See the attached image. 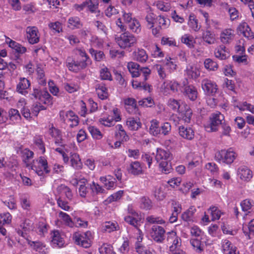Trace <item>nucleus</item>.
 <instances>
[{
	"instance_id": "obj_1",
	"label": "nucleus",
	"mask_w": 254,
	"mask_h": 254,
	"mask_svg": "<svg viewBox=\"0 0 254 254\" xmlns=\"http://www.w3.org/2000/svg\"><path fill=\"white\" fill-rule=\"evenodd\" d=\"M155 159L159 163V168L162 173L168 174L171 172L172 168L169 163L172 159V155L169 151L158 148Z\"/></svg>"
},
{
	"instance_id": "obj_2",
	"label": "nucleus",
	"mask_w": 254,
	"mask_h": 254,
	"mask_svg": "<svg viewBox=\"0 0 254 254\" xmlns=\"http://www.w3.org/2000/svg\"><path fill=\"white\" fill-rule=\"evenodd\" d=\"M237 157V154L231 148L217 151L215 155L216 161L220 163L231 164Z\"/></svg>"
},
{
	"instance_id": "obj_3",
	"label": "nucleus",
	"mask_w": 254,
	"mask_h": 254,
	"mask_svg": "<svg viewBox=\"0 0 254 254\" xmlns=\"http://www.w3.org/2000/svg\"><path fill=\"white\" fill-rule=\"evenodd\" d=\"M224 120V116L220 112L212 113L209 117L208 123L204 126L205 130L209 132L217 131Z\"/></svg>"
},
{
	"instance_id": "obj_4",
	"label": "nucleus",
	"mask_w": 254,
	"mask_h": 254,
	"mask_svg": "<svg viewBox=\"0 0 254 254\" xmlns=\"http://www.w3.org/2000/svg\"><path fill=\"white\" fill-rule=\"evenodd\" d=\"M116 41L121 48L127 49L136 44L137 39L133 35L126 32L117 36Z\"/></svg>"
},
{
	"instance_id": "obj_5",
	"label": "nucleus",
	"mask_w": 254,
	"mask_h": 254,
	"mask_svg": "<svg viewBox=\"0 0 254 254\" xmlns=\"http://www.w3.org/2000/svg\"><path fill=\"white\" fill-rule=\"evenodd\" d=\"M31 168L35 170L39 176L43 175L44 173L49 174L50 172L47 158L45 156H40L37 160H33Z\"/></svg>"
},
{
	"instance_id": "obj_6",
	"label": "nucleus",
	"mask_w": 254,
	"mask_h": 254,
	"mask_svg": "<svg viewBox=\"0 0 254 254\" xmlns=\"http://www.w3.org/2000/svg\"><path fill=\"white\" fill-rule=\"evenodd\" d=\"M167 241L169 245V253L183 251L181 239L175 232L172 231L167 234Z\"/></svg>"
},
{
	"instance_id": "obj_7",
	"label": "nucleus",
	"mask_w": 254,
	"mask_h": 254,
	"mask_svg": "<svg viewBox=\"0 0 254 254\" xmlns=\"http://www.w3.org/2000/svg\"><path fill=\"white\" fill-rule=\"evenodd\" d=\"M92 238V235L90 231L82 233H75L73 236V239L75 243L85 248L90 246Z\"/></svg>"
},
{
	"instance_id": "obj_8",
	"label": "nucleus",
	"mask_w": 254,
	"mask_h": 254,
	"mask_svg": "<svg viewBox=\"0 0 254 254\" xmlns=\"http://www.w3.org/2000/svg\"><path fill=\"white\" fill-rule=\"evenodd\" d=\"M51 244L54 248H61L65 246L64 235L59 230L51 232Z\"/></svg>"
},
{
	"instance_id": "obj_9",
	"label": "nucleus",
	"mask_w": 254,
	"mask_h": 254,
	"mask_svg": "<svg viewBox=\"0 0 254 254\" xmlns=\"http://www.w3.org/2000/svg\"><path fill=\"white\" fill-rule=\"evenodd\" d=\"M127 211L128 215L124 217L125 221L129 224L137 228L139 222L141 220V216L133 209L132 205H128Z\"/></svg>"
},
{
	"instance_id": "obj_10",
	"label": "nucleus",
	"mask_w": 254,
	"mask_h": 254,
	"mask_svg": "<svg viewBox=\"0 0 254 254\" xmlns=\"http://www.w3.org/2000/svg\"><path fill=\"white\" fill-rule=\"evenodd\" d=\"M165 230L161 226L153 225L150 231L151 238L156 242L162 243L165 240Z\"/></svg>"
},
{
	"instance_id": "obj_11",
	"label": "nucleus",
	"mask_w": 254,
	"mask_h": 254,
	"mask_svg": "<svg viewBox=\"0 0 254 254\" xmlns=\"http://www.w3.org/2000/svg\"><path fill=\"white\" fill-rule=\"evenodd\" d=\"M182 86L176 80H167L165 81L161 86L162 91L167 93L169 90L176 93L181 90Z\"/></svg>"
},
{
	"instance_id": "obj_12",
	"label": "nucleus",
	"mask_w": 254,
	"mask_h": 254,
	"mask_svg": "<svg viewBox=\"0 0 254 254\" xmlns=\"http://www.w3.org/2000/svg\"><path fill=\"white\" fill-rule=\"evenodd\" d=\"M66 65L68 69L75 72L85 68L87 66L86 64L80 61H75L72 57H67L66 61Z\"/></svg>"
},
{
	"instance_id": "obj_13",
	"label": "nucleus",
	"mask_w": 254,
	"mask_h": 254,
	"mask_svg": "<svg viewBox=\"0 0 254 254\" xmlns=\"http://www.w3.org/2000/svg\"><path fill=\"white\" fill-rule=\"evenodd\" d=\"M235 36V31L233 29L226 28L220 32L219 39L223 44L227 45L232 42Z\"/></svg>"
},
{
	"instance_id": "obj_14",
	"label": "nucleus",
	"mask_w": 254,
	"mask_h": 254,
	"mask_svg": "<svg viewBox=\"0 0 254 254\" xmlns=\"http://www.w3.org/2000/svg\"><path fill=\"white\" fill-rule=\"evenodd\" d=\"M26 32L28 42L31 44L37 43L39 41L40 34L38 28L35 26H29L26 28Z\"/></svg>"
},
{
	"instance_id": "obj_15",
	"label": "nucleus",
	"mask_w": 254,
	"mask_h": 254,
	"mask_svg": "<svg viewBox=\"0 0 254 254\" xmlns=\"http://www.w3.org/2000/svg\"><path fill=\"white\" fill-rule=\"evenodd\" d=\"M221 245L223 254H240L237 248L228 240H222Z\"/></svg>"
},
{
	"instance_id": "obj_16",
	"label": "nucleus",
	"mask_w": 254,
	"mask_h": 254,
	"mask_svg": "<svg viewBox=\"0 0 254 254\" xmlns=\"http://www.w3.org/2000/svg\"><path fill=\"white\" fill-rule=\"evenodd\" d=\"M60 116L61 118L65 120L64 116H65L66 119L68 122L71 123L69 126L71 127H73L77 126L79 124V119L78 116L72 111H68L66 113L64 111H62L60 112Z\"/></svg>"
},
{
	"instance_id": "obj_17",
	"label": "nucleus",
	"mask_w": 254,
	"mask_h": 254,
	"mask_svg": "<svg viewBox=\"0 0 254 254\" xmlns=\"http://www.w3.org/2000/svg\"><path fill=\"white\" fill-rule=\"evenodd\" d=\"M201 86L204 91L208 95H213L217 90L216 83L208 79H204L202 81Z\"/></svg>"
},
{
	"instance_id": "obj_18",
	"label": "nucleus",
	"mask_w": 254,
	"mask_h": 254,
	"mask_svg": "<svg viewBox=\"0 0 254 254\" xmlns=\"http://www.w3.org/2000/svg\"><path fill=\"white\" fill-rule=\"evenodd\" d=\"M238 177L242 181L248 182L253 177L252 171L246 166H241L237 171Z\"/></svg>"
},
{
	"instance_id": "obj_19",
	"label": "nucleus",
	"mask_w": 254,
	"mask_h": 254,
	"mask_svg": "<svg viewBox=\"0 0 254 254\" xmlns=\"http://www.w3.org/2000/svg\"><path fill=\"white\" fill-rule=\"evenodd\" d=\"M183 107L178 113L179 118L184 123H190L191 119L192 112L187 104H184Z\"/></svg>"
},
{
	"instance_id": "obj_20",
	"label": "nucleus",
	"mask_w": 254,
	"mask_h": 254,
	"mask_svg": "<svg viewBox=\"0 0 254 254\" xmlns=\"http://www.w3.org/2000/svg\"><path fill=\"white\" fill-rule=\"evenodd\" d=\"M214 54L216 58L221 60H225L230 56L228 49L224 45H220L217 47Z\"/></svg>"
},
{
	"instance_id": "obj_21",
	"label": "nucleus",
	"mask_w": 254,
	"mask_h": 254,
	"mask_svg": "<svg viewBox=\"0 0 254 254\" xmlns=\"http://www.w3.org/2000/svg\"><path fill=\"white\" fill-rule=\"evenodd\" d=\"M31 95L36 99H38L45 104L49 101L51 96L46 90H41L38 88H34Z\"/></svg>"
},
{
	"instance_id": "obj_22",
	"label": "nucleus",
	"mask_w": 254,
	"mask_h": 254,
	"mask_svg": "<svg viewBox=\"0 0 254 254\" xmlns=\"http://www.w3.org/2000/svg\"><path fill=\"white\" fill-rule=\"evenodd\" d=\"M28 245L34 250L38 252L40 254H47L48 253V249L46 248V245L39 241H31L27 240Z\"/></svg>"
},
{
	"instance_id": "obj_23",
	"label": "nucleus",
	"mask_w": 254,
	"mask_h": 254,
	"mask_svg": "<svg viewBox=\"0 0 254 254\" xmlns=\"http://www.w3.org/2000/svg\"><path fill=\"white\" fill-rule=\"evenodd\" d=\"M179 135L183 138L190 140L194 136V132L190 127L181 126L179 127Z\"/></svg>"
},
{
	"instance_id": "obj_24",
	"label": "nucleus",
	"mask_w": 254,
	"mask_h": 254,
	"mask_svg": "<svg viewBox=\"0 0 254 254\" xmlns=\"http://www.w3.org/2000/svg\"><path fill=\"white\" fill-rule=\"evenodd\" d=\"M132 58L134 61L140 63H145L148 59V55L143 49L138 48L132 53Z\"/></svg>"
},
{
	"instance_id": "obj_25",
	"label": "nucleus",
	"mask_w": 254,
	"mask_h": 254,
	"mask_svg": "<svg viewBox=\"0 0 254 254\" xmlns=\"http://www.w3.org/2000/svg\"><path fill=\"white\" fill-rule=\"evenodd\" d=\"M30 82L25 77H20L19 82L16 86V90L22 94H25L28 92L26 91L30 86Z\"/></svg>"
},
{
	"instance_id": "obj_26",
	"label": "nucleus",
	"mask_w": 254,
	"mask_h": 254,
	"mask_svg": "<svg viewBox=\"0 0 254 254\" xmlns=\"http://www.w3.org/2000/svg\"><path fill=\"white\" fill-rule=\"evenodd\" d=\"M196 209L194 206H191L188 210L182 214V219L188 223H192L194 221V215Z\"/></svg>"
},
{
	"instance_id": "obj_27",
	"label": "nucleus",
	"mask_w": 254,
	"mask_h": 254,
	"mask_svg": "<svg viewBox=\"0 0 254 254\" xmlns=\"http://www.w3.org/2000/svg\"><path fill=\"white\" fill-rule=\"evenodd\" d=\"M100 181L104 184V186L107 190H111L116 187V179L111 176L101 177Z\"/></svg>"
},
{
	"instance_id": "obj_28",
	"label": "nucleus",
	"mask_w": 254,
	"mask_h": 254,
	"mask_svg": "<svg viewBox=\"0 0 254 254\" xmlns=\"http://www.w3.org/2000/svg\"><path fill=\"white\" fill-rule=\"evenodd\" d=\"M184 95L191 101H194L197 97L198 93L195 87L192 85L185 86L183 92Z\"/></svg>"
},
{
	"instance_id": "obj_29",
	"label": "nucleus",
	"mask_w": 254,
	"mask_h": 254,
	"mask_svg": "<svg viewBox=\"0 0 254 254\" xmlns=\"http://www.w3.org/2000/svg\"><path fill=\"white\" fill-rule=\"evenodd\" d=\"M185 72L186 75L189 78L196 79L200 75L199 70L194 65H188Z\"/></svg>"
},
{
	"instance_id": "obj_30",
	"label": "nucleus",
	"mask_w": 254,
	"mask_h": 254,
	"mask_svg": "<svg viewBox=\"0 0 254 254\" xmlns=\"http://www.w3.org/2000/svg\"><path fill=\"white\" fill-rule=\"evenodd\" d=\"M126 125L130 130H137L139 129L142 126L140 120L137 118L130 117L127 119Z\"/></svg>"
},
{
	"instance_id": "obj_31",
	"label": "nucleus",
	"mask_w": 254,
	"mask_h": 254,
	"mask_svg": "<svg viewBox=\"0 0 254 254\" xmlns=\"http://www.w3.org/2000/svg\"><path fill=\"white\" fill-rule=\"evenodd\" d=\"M67 26L72 30L79 29L82 26V23L78 16H72L68 19Z\"/></svg>"
},
{
	"instance_id": "obj_32",
	"label": "nucleus",
	"mask_w": 254,
	"mask_h": 254,
	"mask_svg": "<svg viewBox=\"0 0 254 254\" xmlns=\"http://www.w3.org/2000/svg\"><path fill=\"white\" fill-rule=\"evenodd\" d=\"M203 41L209 45L214 44L216 42L215 34L209 30L204 31L202 34Z\"/></svg>"
},
{
	"instance_id": "obj_33",
	"label": "nucleus",
	"mask_w": 254,
	"mask_h": 254,
	"mask_svg": "<svg viewBox=\"0 0 254 254\" xmlns=\"http://www.w3.org/2000/svg\"><path fill=\"white\" fill-rule=\"evenodd\" d=\"M95 89L98 96L100 99L104 100L108 98L109 96L108 89L104 84L99 83L96 84Z\"/></svg>"
},
{
	"instance_id": "obj_34",
	"label": "nucleus",
	"mask_w": 254,
	"mask_h": 254,
	"mask_svg": "<svg viewBox=\"0 0 254 254\" xmlns=\"http://www.w3.org/2000/svg\"><path fill=\"white\" fill-rule=\"evenodd\" d=\"M239 28L245 37L249 39H253L254 38V34L246 22H242L241 23Z\"/></svg>"
},
{
	"instance_id": "obj_35",
	"label": "nucleus",
	"mask_w": 254,
	"mask_h": 254,
	"mask_svg": "<svg viewBox=\"0 0 254 254\" xmlns=\"http://www.w3.org/2000/svg\"><path fill=\"white\" fill-rule=\"evenodd\" d=\"M184 104L181 100L170 98L168 102V106L174 111L179 113L184 107Z\"/></svg>"
},
{
	"instance_id": "obj_36",
	"label": "nucleus",
	"mask_w": 254,
	"mask_h": 254,
	"mask_svg": "<svg viewBox=\"0 0 254 254\" xmlns=\"http://www.w3.org/2000/svg\"><path fill=\"white\" fill-rule=\"evenodd\" d=\"M128 172L133 175H138L143 173L142 166L138 161H134L130 163Z\"/></svg>"
},
{
	"instance_id": "obj_37",
	"label": "nucleus",
	"mask_w": 254,
	"mask_h": 254,
	"mask_svg": "<svg viewBox=\"0 0 254 254\" xmlns=\"http://www.w3.org/2000/svg\"><path fill=\"white\" fill-rule=\"evenodd\" d=\"M70 161L71 166L76 170L81 169L82 167V163L78 154L73 153L70 157Z\"/></svg>"
},
{
	"instance_id": "obj_38",
	"label": "nucleus",
	"mask_w": 254,
	"mask_h": 254,
	"mask_svg": "<svg viewBox=\"0 0 254 254\" xmlns=\"http://www.w3.org/2000/svg\"><path fill=\"white\" fill-rule=\"evenodd\" d=\"M119 228L118 223L115 221H107L102 225L103 231L111 233L117 230Z\"/></svg>"
},
{
	"instance_id": "obj_39",
	"label": "nucleus",
	"mask_w": 254,
	"mask_h": 254,
	"mask_svg": "<svg viewBox=\"0 0 254 254\" xmlns=\"http://www.w3.org/2000/svg\"><path fill=\"white\" fill-rule=\"evenodd\" d=\"M79 187L78 189V192L79 195L82 197H85L87 196L88 193V189L85 185L87 183V180L85 178L81 179L79 180Z\"/></svg>"
},
{
	"instance_id": "obj_40",
	"label": "nucleus",
	"mask_w": 254,
	"mask_h": 254,
	"mask_svg": "<svg viewBox=\"0 0 254 254\" xmlns=\"http://www.w3.org/2000/svg\"><path fill=\"white\" fill-rule=\"evenodd\" d=\"M36 72L37 77L39 79V83L41 85H45L46 84V80L45 77V72L44 70V66L39 64L37 65Z\"/></svg>"
},
{
	"instance_id": "obj_41",
	"label": "nucleus",
	"mask_w": 254,
	"mask_h": 254,
	"mask_svg": "<svg viewBox=\"0 0 254 254\" xmlns=\"http://www.w3.org/2000/svg\"><path fill=\"white\" fill-rule=\"evenodd\" d=\"M127 68L132 77L139 76V65L136 63L130 62L127 64Z\"/></svg>"
},
{
	"instance_id": "obj_42",
	"label": "nucleus",
	"mask_w": 254,
	"mask_h": 254,
	"mask_svg": "<svg viewBox=\"0 0 254 254\" xmlns=\"http://www.w3.org/2000/svg\"><path fill=\"white\" fill-rule=\"evenodd\" d=\"M99 123L105 127H111L115 125L116 121L113 117L108 115L101 117L99 119Z\"/></svg>"
},
{
	"instance_id": "obj_43",
	"label": "nucleus",
	"mask_w": 254,
	"mask_h": 254,
	"mask_svg": "<svg viewBox=\"0 0 254 254\" xmlns=\"http://www.w3.org/2000/svg\"><path fill=\"white\" fill-rule=\"evenodd\" d=\"M75 52L77 55H79L82 58V60L79 61L80 62H83L86 64V66L91 64V60L84 49L81 48H76L75 49Z\"/></svg>"
},
{
	"instance_id": "obj_44",
	"label": "nucleus",
	"mask_w": 254,
	"mask_h": 254,
	"mask_svg": "<svg viewBox=\"0 0 254 254\" xmlns=\"http://www.w3.org/2000/svg\"><path fill=\"white\" fill-rule=\"evenodd\" d=\"M149 132L154 136H156L160 133L161 129L159 127V122L157 120H152L150 122Z\"/></svg>"
},
{
	"instance_id": "obj_45",
	"label": "nucleus",
	"mask_w": 254,
	"mask_h": 254,
	"mask_svg": "<svg viewBox=\"0 0 254 254\" xmlns=\"http://www.w3.org/2000/svg\"><path fill=\"white\" fill-rule=\"evenodd\" d=\"M181 42L190 48H193L195 43V40L193 37L188 34H185L182 36Z\"/></svg>"
},
{
	"instance_id": "obj_46",
	"label": "nucleus",
	"mask_w": 254,
	"mask_h": 254,
	"mask_svg": "<svg viewBox=\"0 0 254 254\" xmlns=\"http://www.w3.org/2000/svg\"><path fill=\"white\" fill-rule=\"evenodd\" d=\"M34 153L29 149L25 148L21 151V156L23 162L26 164V167H31V164L28 163L29 160L33 158Z\"/></svg>"
},
{
	"instance_id": "obj_47",
	"label": "nucleus",
	"mask_w": 254,
	"mask_h": 254,
	"mask_svg": "<svg viewBox=\"0 0 254 254\" xmlns=\"http://www.w3.org/2000/svg\"><path fill=\"white\" fill-rule=\"evenodd\" d=\"M8 117L9 120L13 123H18L21 118L19 111L14 109H10L8 111Z\"/></svg>"
},
{
	"instance_id": "obj_48",
	"label": "nucleus",
	"mask_w": 254,
	"mask_h": 254,
	"mask_svg": "<svg viewBox=\"0 0 254 254\" xmlns=\"http://www.w3.org/2000/svg\"><path fill=\"white\" fill-rule=\"evenodd\" d=\"M90 188L93 195L105 193V190L103 187L94 182L90 184Z\"/></svg>"
},
{
	"instance_id": "obj_49",
	"label": "nucleus",
	"mask_w": 254,
	"mask_h": 254,
	"mask_svg": "<svg viewBox=\"0 0 254 254\" xmlns=\"http://www.w3.org/2000/svg\"><path fill=\"white\" fill-rule=\"evenodd\" d=\"M208 211H210L212 221L219 219L221 215L223 214L221 210L216 206L210 207L208 209Z\"/></svg>"
},
{
	"instance_id": "obj_50",
	"label": "nucleus",
	"mask_w": 254,
	"mask_h": 254,
	"mask_svg": "<svg viewBox=\"0 0 254 254\" xmlns=\"http://www.w3.org/2000/svg\"><path fill=\"white\" fill-rule=\"evenodd\" d=\"M235 107L238 108L240 111H249L253 114H254V106L244 102L242 104H235Z\"/></svg>"
},
{
	"instance_id": "obj_51",
	"label": "nucleus",
	"mask_w": 254,
	"mask_h": 254,
	"mask_svg": "<svg viewBox=\"0 0 254 254\" xmlns=\"http://www.w3.org/2000/svg\"><path fill=\"white\" fill-rule=\"evenodd\" d=\"M100 78L102 80H112L111 74L109 69L105 66L103 65L101 68L100 71Z\"/></svg>"
},
{
	"instance_id": "obj_52",
	"label": "nucleus",
	"mask_w": 254,
	"mask_h": 254,
	"mask_svg": "<svg viewBox=\"0 0 254 254\" xmlns=\"http://www.w3.org/2000/svg\"><path fill=\"white\" fill-rule=\"evenodd\" d=\"M88 130L93 138L100 139L103 137V134L100 130L95 127L90 126L88 127Z\"/></svg>"
},
{
	"instance_id": "obj_53",
	"label": "nucleus",
	"mask_w": 254,
	"mask_h": 254,
	"mask_svg": "<svg viewBox=\"0 0 254 254\" xmlns=\"http://www.w3.org/2000/svg\"><path fill=\"white\" fill-rule=\"evenodd\" d=\"M188 25L194 31H198L200 29V26L198 25L197 20L195 18L193 14H190L189 16Z\"/></svg>"
},
{
	"instance_id": "obj_54",
	"label": "nucleus",
	"mask_w": 254,
	"mask_h": 254,
	"mask_svg": "<svg viewBox=\"0 0 254 254\" xmlns=\"http://www.w3.org/2000/svg\"><path fill=\"white\" fill-rule=\"evenodd\" d=\"M130 30L132 32L138 33L141 31V26L139 21L135 18L128 23Z\"/></svg>"
},
{
	"instance_id": "obj_55",
	"label": "nucleus",
	"mask_w": 254,
	"mask_h": 254,
	"mask_svg": "<svg viewBox=\"0 0 254 254\" xmlns=\"http://www.w3.org/2000/svg\"><path fill=\"white\" fill-rule=\"evenodd\" d=\"M205 67L210 70H216L218 68V64L210 59H206L204 62Z\"/></svg>"
},
{
	"instance_id": "obj_56",
	"label": "nucleus",
	"mask_w": 254,
	"mask_h": 254,
	"mask_svg": "<svg viewBox=\"0 0 254 254\" xmlns=\"http://www.w3.org/2000/svg\"><path fill=\"white\" fill-rule=\"evenodd\" d=\"M124 194L123 190H119L110 196H109L106 199V201L108 203H111L113 201H116L121 199Z\"/></svg>"
},
{
	"instance_id": "obj_57",
	"label": "nucleus",
	"mask_w": 254,
	"mask_h": 254,
	"mask_svg": "<svg viewBox=\"0 0 254 254\" xmlns=\"http://www.w3.org/2000/svg\"><path fill=\"white\" fill-rule=\"evenodd\" d=\"M140 207L144 209H150L152 207V202L148 198L143 197L140 200Z\"/></svg>"
},
{
	"instance_id": "obj_58",
	"label": "nucleus",
	"mask_w": 254,
	"mask_h": 254,
	"mask_svg": "<svg viewBox=\"0 0 254 254\" xmlns=\"http://www.w3.org/2000/svg\"><path fill=\"white\" fill-rule=\"evenodd\" d=\"M85 6L88 10L91 12H94L96 11L98 7V2L97 0H89L85 1Z\"/></svg>"
},
{
	"instance_id": "obj_59",
	"label": "nucleus",
	"mask_w": 254,
	"mask_h": 254,
	"mask_svg": "<svg viewBox=\"0 0 254 254\" xmlns=\"http://www.w3.org/2000/svg\"><path fill=\"white\" fill-rule=\"evenodd\" d=\"M254 204V201L250 199H246L241 202L242 209L244 211H247L250 210Z\"/></svg>"
},
{
	"instance_id": "obj_60",
	"label": "nucleus",
	"mask_w": 254,
	"mask_h": 254,
	"mask_svg": "<svg viewBox=\"0 0 254 254\" xmlns=\"http://www.w3.org/2000/svg\"><path fill=\"white\" fill-rule=\"evenodd\" d=\"M58 206L64 211H69L70 207L68 205V202L64 200L61 196H59L56 198Z\"/></svg>"
},
{
	"instance_id": "obj_61",
	"label": "nucleus",
	"mask_w": 254,
	"mask_h": 254,
	"mask_svg": "<svg viewBox=\"0 0 254 254\" xmlns=\"http://www.w3.org/2000/svg\"><path fill=\"white\" fill-rule=\"evenodd\" d=\"M100 254H116L113 252L112 247L109 244H104L99 248Z\"/></svg>"
},
{
	"instance_id": "obj_62",
	"label": "nucleus",
	"mask_w": 254,
	"mask_h": 254,
	"mask_svg": "<svg viewBox=\"0 0 254 254\" xmlns=\"http://www.w3.org/2000/svg\"><path fill=\"white\" fill-rule=\"evenodd\" d=\"M164 66L168 70L169 72H171L176 69L177 65L173 61V59L169 57V58H166Z\"/></svg>"
},
{
	"instance_id": "obj_63",
	"label": "nucleus",
	"mask_w": 254,
	"mask_h": 254,
	"mask_svg": "<svg viewBox=\"0 0 254 254\" xmlns=\"http://www.w3.org/2000/svg\"><path fill=\"white\" fill-rule=\"evenodd\" d=\"M89 52L92 56L94 57V59L96 61H101L105 58V55L102 51H96L91 48Z\"/></svg>"
},
{
	"instance_id": "obj_64",
	"label": "nucleus",
	"mask_w": 254,
	"mask_h": 254,
	"mask_svg": "<svg viewBox=\"0 0 254 254\" xmlns=\"http://www.w3.org/2000/svg\"><path fill=\"white\" fill-rule=\"evenodd\" d=\"M155 17L156 15L152 12H149L146 15L145 20L147 22V26L149 28L153 27L155 21Z\"/></svg>"
}]
</instances>
